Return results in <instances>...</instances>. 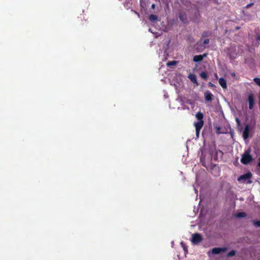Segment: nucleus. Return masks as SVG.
Wrapping results in <instances>:
<instances>
[{"mask_svg":"<svg viewBox=\"0 0 260 260\" xmlns=\"http://www.w3.org/2000/svg\"><path fill=\"white\" fill-rule=\"evenodd\" d=\"M252 176V174L249 172L248 173L244 174L243 175L240 176L238 178V180L239 181H242L243 183L246 182V183L250 184L252 182L251 180Z\"/></svg>","mask_w":260,"mask_h":260,"instance_id":"obj_1","label":"nucleus"},{"mask_svg":"<svg viewBox=\"0 0 260 260\" xmlns=\"http://www.w3.org/2000/svg\"><path fill=\"white\" fill-rule=\"evenodd\" d=\"M252 156L249 153V151H246L243 153L241 158V162L244 165L248 164L252 160Z\"/></svg>","mask_w":260,"mask_h":260,"instance_id":"obj_2","label":"nucleus"},{"mask_svg":"<svg viewBox=\"0 0 260 260\" xmlns=\"http://www.w3.org/2000/svg\"><path fill=\"white\" fill-rule=\"evenodd\" d=\"M203 240V238L201 234L196 233L192 235L191 242L193 244H197L201 242Z\"/></svg>","mask_w":260,"mask_h":260,"instance_id":"obj_3","label":"nucleus"},{"mask_svg":"<svg viewBox=\"0 0 260 260\" xmlns=\"http://www.w3.org/2000/svg\"><path fill=\"white\" fill-rule=\"evenodd\" d=\"M204 124V121L200 120L194 123V126L196 128V135L198 136L201 128H202Z\"/></svg>","mask_w":260,"mask_h":260,"instance_id":"obj_4","label":"nucleus"},{"mask_svg":"<svg viewBox=\"0 0 260 260\" xmlns=\"http://www.w3.org/2000/svg\"><path fill=\"white\" fill-rule=\"evenodd\" d=\"M248 102H249V108L252 110L254 104V98L253 93H250L248 96Z\"/></svg>","mask_w":260,"mask_h":260,"instance_id":"obj_5","label":"nucleus"},{"mask_svg":"<svg viewBox=\"0 0 260 260\" xmlns=\"http://www.w3.org/2000/svg\"><path fill=\"white\" fill-rule=\"evenodd\" d=\"M204 98L205 101L211 102L213 98V94L209 91H205L204 93Z\"/></svg>","mask_w":260,"mask_h":260,"instance_id":"obj_6","label":"nucleus"},{"mask_svg":"<svg viewBox=\"0 0 260 260\" xmlns=\"http://www.w3.org/2000/svg\"><path fill=\"white\" fill-rule=\"evenodd\" d=\"M188 77L196 86H198L199 83L197 81V77L194 74L190 73L188 75Z\"/></svg>","mask_w":260,"mask_h":260,"instance_id":"obj_7","label":"nucleus"},{"mask_svg":"<svg viewBox=\"0 0 260 260\" xmlns=\"http://www.w3.org/2000/svg\"><path fill=\"white\" fill-rule=\"evenodd\" d=\"M249 136V125L246 124L243 132V137L244 139H246Z\"/></svg>","mask_w":260,"mask_h":260,"instance_id":"obj_8","label":"nucleus"},{"mask_svg":"<svg viewBox=\"0 0 260 260\" xmlns=\"http://www.w3.org/2000/svg\"><path fill=\"white\" fill-rule=\"evenodd\" d=\"M226 250V248H219V247L214 248L212 250V253L213 254H218L220 252L225 251Z\"/></svg>","mask_w":260,"mask_h":260,"instance_id":"obj_9","label":"nucleus"},{"mask_svg":"<svg viewBox=\"0 0 260 260\" xmlns=\"http://www.w3.org/2000/svg\"><path fill=\"white\" fill-rule=\"evenodd\" d=\"M207 56V54H203V55H196L193 57V60L196 62H198L202 61L204 57Z\"/></svg>","mask_w":260,"mask_h":260,"instance_id":"obj_10","label":"nucleus"},{"mask_svg":"<svg viewBox=\"0 0 260 260\" xmlns=\"http://www.w3.org/2000/svg\"><path fill=\"white\" fill-rule=\"evenodd\" d=\"M219 85L223 89H226L227 88L226 83L225 80L223 78H220L218 80Z\"/></svg>","mask_w":260,"mask_h":260,"instance_id":"obj_11","label":"nucleus"},{"mask_svg":"<svg viewBox=\"0 0 260 260\" xmlns=\"http://www.w3.org/2000/svg\"><path fill=\"white\" fill-rule=\"evenodd\" d=\"M179 17L180 20L183 23H186V21H187V18L186 17V15H185V14L183 13H180Z\"/></svg>","mask_w":260,"mask_h":260,"instance_id":"obj_12","label":"nucleus"},{"mask_svg":"<svg viewBox=\"0 0 260 260\" xmlns=\"http://www.w3.org/2000/svg\"><path fill=\"white\" fill-rule=\"evenodd\" d=\"M196 117L199 121L203 120V114L201 112H198L196 114Z\"/></svg>","mask_w":260,"mask_h":260,"instance_id":"obj_13","label":"nucleus"},{"mask_svg":"<svg viewBox=\"0 0 260 260\" xmlns=\"http://www.w3.org/2000/svg\"><path fill=\"white\" fill-rule=\"evenodd\" d=\"M229 55L230 58L233 59L236 58V57L237 56V53H235V52L233 53L231 49L229 51Z\"/></svg>","mask_w":260,"mask_h":260,"instance_id":"obj_14","label":"nucleus"},{"mask_svg":"<svg viewBox=\"0 0 260 260\" xmlns=\"http://www.w3.org/2000/svg\"><path fill=\"white\" fill-rule=\"evenodd\" d=\"M200 77L204 79L205 80H207L208 79V73L205 72V71H203L200 74Z\"/></svg>","mask_w":260,"mask_h":260,"instance_id":"obj_15","label":"nucleus"},{"mask_svg":"<svg viewBox=\"0 0 260 260\" xmlns=\"http://www.w3.org/2000/svg\"><path fill=\"white\" fill-rule=\"evenodd\" d=\"M212 32L211 31H207V30H205L203 31L202 34V37H209L211 35Z\"/></svg>","mask_w":260,"mask_h":260,"instance_id":"obj_16","label":"nucleus"},{"mask_svg":"<svg viewBox=\"0 0 260 260\" xmlns=\"http://www.w3.org/2000/svg\"><path fill=\"white\" fill-rule=\"evenodd\" d=\"M149 19L152 21H155L157 19V16L154 14H150L149 16Z\"/></svg>","mask_w":260,"mask_h":260,"instance_id":"obj_17","label":"nucleus"},{"mask_svg":"<svg viewBox=\"0 0 260 260\" xmlns=\"http://www.w3.org/2000/svg\"><path fill=\"white\" fill-rule=\"evenodd\" d=\"M177 63V62L176 61L173 60V61H169L168 62H167V65L168 67H170L176 65Z\"/></svg>","mask_w":260,"mask_h":260,"instance_id":"obj_18","label":"nucleus"},{"mask_svg":"<svg viewBox=\"0 0 260 260\" xmlns=\"http://www.w3.org/2000/svg\"><path fill=\"white\" fill-rule=\"evenodd\" d=\"M256 42L255 45L258 46L260 44V34L259 33L256 34Z\"/></svg>","mask_w":260,"mask_h":260,"instance_id":"obj_19","label":"nucleus"},{"mask_svg":"<svg viewBox=\"0 0 260 260\" xmlns=\"http://www.w3.org/2000/svg\"><path fill=\"white\" fill-rule=\"evenodd\" d=\"M236 254V251L234 250H232L228 254V256L231 257V256H234Z\"/></svg>","mask_w":260,"mask_h":260,"instance_id":"obj_20","label":"nucleus"},{"mask_svg":"<svg viewBox=\"0 0 260 260\" xmlns=\"http://www.w3.org/2000/svg\"><path fill=\"white\" fill-rule=\"evenodd\" d=\"M246 216V214L245 212H239L237 214V217H244Z\"/></svg>","mask_w":260,"mask_h":260,"instance_id":"obj_21","label":"nucleus"},{"mask_svg":"<svg viewBox=\"0 0 260 260\" xmlns=\"http://www.w3.org/2000/svg\"><path fill=\"white\" fill-rule=\"evenodd\" d=\"M255 83L260 87V78L258 77H255L253 79Z\"/></svg>","mask_w":260,"mask_h":260,"instance_id":"obj_22","label":"nucleus"},{"mask_svg":"<svg viewBox=\"0 0 260 260\" xmlns=\"http://www.w3.org/2000/svg\"><path fill=\"white\" fill-rule=\"evenodd\" d=\"M253 223L254 226L256 227H260V221L259 220H253Z\"/></svg>","mask_w":260,"mask_h":260,"instance_id":"obj_23","label":"nucleus"},{"mask_svg":"<svg viewBox=\"0 0 260 260\" xmlns=\"http://www.w3.org/2000/svg\"><path fill=\"white\" fill-rule=\"evenodd\" d=\"M210 40L209 39H205L203 41V44H208L209 43Z\"/></svg>","mask_w":260,"mask_h":260,"instance_id":"obj_24","label":"nucleus"},{"mask_svg":"<svg viewBox=\"0 0 260 260\" xmlns=\"http://www.w3.org/2000/svg\"><path fill=\"white\" fill-rule=\"evenodd\" d=\"M181 245H182V247L183 248L184 250L187 251V248L185 245H183L182 242H181Z\"/></svg>","mask_w":260,"mask_h":260,"instance_id":"obj_25","label":"nucleus"},{"mask_svg":"<svg viewBox=\"0 0 260 260\" xmlns=\"http://www.w3.org/2000/svg\"><path fill=\"white\" fill-rule=\"evenodd\" d=\"M220 129L219 127H216V131L218 134H220V132H219V131Z\"/></svg>","mask_w":260,"mask_h":260,"instance_id":"obj_26","label":"nucleus"},{"mask_svg":"<svg viewBox=\"0 0 260 260\" xmlns=\"http://www.w3.org/2000/svg\"><path fill=\"white\" fill-rule=\"evenodd\" d=\"M252 5H253V3H251V4H250L247 5H246V8H248L249 7H250V6H252Z\"/></svg>","mask_w":260,"mask_h":260,"instance_id":"obj_27","label":"nucleus"},{"mask_svg":"<svg viewBox=\"0 0 260 260\" xmlns=\"http://www.w3.org/2000/svg\"><path fill=\"white\" fill-rule=\"evenodd\" d=\"M209 85L212 86V87H213L214 86V85L213 84H212L211 82H210L209 83Z\"/></svg>","mask_w":260,"mask_h":260,"instance_id":"obj_28","label":"nucleus"},{"mask_svg":"<svg viewBox=\"0 0 260 260\" xmlns=\"http://www.w3.org/2000/svg\"><path fill=\"white\" fill-rule=\"evenodd\" d=\"M154 7H155V5L154 4H152V6H151V8L152 9H154Z\"/></svg>","mask_w":260,"mask_h":260,"instance_id":"obj_29","label":"nucleus"},{"mask_svg":"<svg viewBox=\"0 0 260 260\" xmlns=\"http://www.w3.org/2000/svg\"><path fill=\"white\" fill-rule=\"evenodd\" d=\"M135 13H136V14H137L138 16L139 17H140V14H139V13H138V12H136V11H135Z\"/></svg>","mask_w":260,"mask_h":260,"instance_id":"obj_30","label":"nucleus"},{"mask_svg":"<svg viewBox=\"0 0 260 260\" xmlns=\"http://www.w3.org/2000/svg\"><path fill=\"white\" fill-rule=\"evenodd\" d=\"M258 166L260 168V158H259V162H258Z\"/></svg>","mask_w":260,"mask_h":260,"instance_id":"obj_31","label":"nucleus"},{"mask_svg":"<svg viewBox=\"0 0 260 260\" xmlns=\"http://www.w3.org/2000/svg\"><path fill=\"white\" fill-rule=\"evenodd\" d=\"M237 122L239 123L240 122V120L238 118L236 119Z\"/></svg>","mask_w":260,"mask_h":260,"instance_id":"obj_32","label":"nucleus"},{"mask_svg":"<svg viewBox=\"0 0 260 260\" xmlns=\"http://www.w3.org/2000/svg\"><path fill=\"white\" fill-rule=\"evenodd\" d=\"M144 1H140V5L142 6Z\"/></svg>","mask_w":260,"mask_h":260,"instance_id":"obj_33","label":"nucleus"},{"mask_svg":"<svg viewBox=\"0 0 260 260\" xmlns=\"http://www.w3.org/2000/svg\"><path fill=\"white\" fill-rule=\"evenodd\" d=\"M214 158L215 159H216L217 158V155L214 156Z\"/></svg>","mask_w":260,"mask_h":260,"instance_id":"obj_34","label":"nucleus"}]
</instances>
